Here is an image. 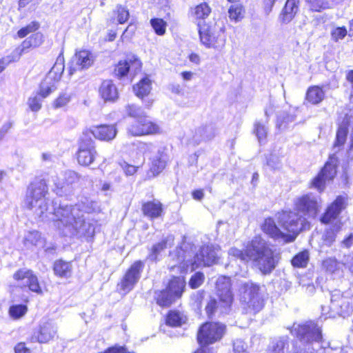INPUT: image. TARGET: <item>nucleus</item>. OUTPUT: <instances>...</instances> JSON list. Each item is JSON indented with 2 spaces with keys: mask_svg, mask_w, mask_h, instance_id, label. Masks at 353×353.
<instances>
[{
  "mask_svg": "<svg viewBox=\"0 0 353 353\" xmlns=\"http://www.w3.org/2000/svg\"><path fill=\"white\" fill-rule=\"evenodd\" d=\"M142 268L143 264L141 261H137L132 265L121 283L118 285L119 290L123 291V293L130 292L139 279Z\"/></svg>",
  "mask_w": 353,
  "mask_h": 353,
  "instance_id": "18",
  "label": "nucleus"
},
{
  "mask_svg": "<svg viewBox=\"0 0 353 353\" xmlns=\"http://www.w3.org/2000/svg\"><path fill=\"white\" fill-rule=\"evenodd\" d=\"M41 101L42 98L36 94L28 99V104L32 111L38 112L41 108Z\"/></svg>",
  "mask_w": 353,
  "mask_h": 353,
  "instance_id": "51",
  "label": "nucleus"
},
{
  "mask_svg": "<svg viewBox=\"0 0 353 353\" xmlns=\"http://www.w3.org/2000/svg\"><path fill=\"white\" fill-rule=\"evenodd\" d=\"M152 27L158 35H163L166 30V22L161 19H152L150 21Z\"/></svg>",
  "mask_w": 353,
  "mask_h": 353,
  "instance_id": "47",
  "label": "nucleus"
},
{
  "mask_svg": "<svg viewBox=\"0 0 353 353\" xmlns=\"http://www.w3.org/2000/svg\"><path fill=\"white\" fill-rule=\"evenodd\" d=\"M19 58H17V54L13 52L12 58H10L8 57L6 58H3L0 59V73L4 70L6 67L12 61H15L19 60Z\"/></svg>",
  "mask_w": 353,
  "mask_h": 353,
  "instance_id": "59",
  "label": "nucleus"
},
{
  "mask_svg": "<svg viewBox=\"0 0 353 353\" xmlns=\"http://www.w3.org/2000/svg\"><path fill=\"white\" fill-rule=\"evenodd\" d=\"M211 13V8L209 5L206 3H201L197 5L192 10V16L194 20L199 23L205 24L203 20L206 19Z\"/></svg>",
  "mask_w": 353,
  "mask_h": 353,
  "instance_id": "28",
  "label": "nucleus"
},
{
  "mask_svg": "<svg viewBox=\"0 0 353 353\" xmlns=\"http://www.w3.org/2000/svg\"><path fill=\"white\" fill-rule=\"evenodd\" d=\"M94 56L90 51L82 50L77 52L68 68L69 74L71 76L78 70L88 68L94 63Z\"/></svg>",
  "mask_w": 353,
  "mask_h": 353,
  "instance_id": "16",
  "label": "nucleus"
},
{
  "mask_svg": "<svg viewBox=\"0 0 353 353\" xmlns=\"http://www.w3.org/2000/svg\"><path fill=\"white\" fill-rule=\"evenodd\" d=\"M173 243L172 236L168 237L167 239L162 241L161 242L154 245L152 247V252L149 255V258L154 261L157 258V254L160 253L163 250L167 248L168 245L170 246Z\"/></svg>",
  "mask_w": 353,
  "mask_h": 353,
  "instance_id": "37",
  "label": "nucleus"
},
{
  "mask_svg": "<svg viewBox=\"0 0 353 353\" xmlns=\"http://www.w3.org/2000/svg\"><path fill=\"white\" fill-rule=\"evenodd\" d=\"M48 193V187L45 181L40 180L32 183L28 188L25 205L33 210L39 216L48 217V201L46 196Z\"/></svg>",
  "mask_w": 353,
  "mask_h": 353,
  "instance_id": "4",
  "label": "nucleus"
},
{
  "mask_svg": "<svg viewBox=\"0 0 353 353\" xmlns=\"http://www.w3.org/2000/svg\"><path fill=\"white\" fill-rule=\"evenodd\" d=\"M199 33L201 43L206 48L221 50L224 47L225 37L221 28L199 23Z\"/></svg>",
  "mask_w": 353,
  "mask_h": 353,
  "instance_id": "7",
  "label": "nucleus"
},
{
  "mask_svg": "<svg viewBox=\"0 0 353 353\" xmlns=\"http://www.w3.org/2000/svg\"><path fill=\"white\" fill-rule=\"evenodd\" d=\"M187 322L186 316L179 311H170L166 317V324L172 327H179Z\"/></svg>",
  "mask_w": 353,
  "mask_h": 353,
  "instance_id": "30",
  "label": "nucleus"
},
{
  "mask_svg": "<svg viewBox=\"0 0 353 353\" xmlns=\"http://www.w3.org/2000/svg\"><path fill=\"white\" fill-rule=\"evenodd\" d=\"M153 148V145L151 143H140L138 146V150L141 154L138 157L139 161H144V154L148 152H150Z\"/></svg>",
  "mask_w": 353,
  "mask_h": 353,
  "instance_id": "55",
  "label": "nucleus"
},
{
  "mask_svg": "<svg viewBox=\"0 0 353 353\" xmlns=\"http://www.w3.org/2000/svg\"><path fill=\"white\" fill-rule=\"evenodd\" d=\"M126 114L130 117L136 119L145 117V113L141 107L137 106L133 104H128L125 107Z\"/></svg>",
  "mask_w": 353,
  "mask_h": 353,
  "instance_id": "44",
  "label": "nucleus"
},
{
  "mask_svg": "<svg viewBox=\"0 0 353 353\" xmlns=\"http://www.w3.org/2000/svg\"><path fill=\"white\" fill-rule=\"evenodd\" d=\"M219 307L221 308H223V305L221 303H220V302L219 303V305H218L215 299H211L208 302V305L205 307V311H206L207 314L209 316H210L211 315H212L214 314V311L216 309H218ZM228 307H224V309H225V310Z\"/></svg>",
  "mask_w": 353,
  "mask_h": 353,
  "instance_id": "57",
  "label": "nucleus"
},
{
  "mask_svg": "<svg viewBox=\"0 0 353 353\" xmlns=\"http://www.w3.org/2000/svg\"><path fill=\"white\" fill-rule=\"evenodd\" d=\"M38 28H39L38 23H35V22H32V23H30L29 25H28L26 27L20 29L18 31L17 34H18L19 37L23 38L28 34L34 32Z\"/></svg>",
  "mask_w": 353,
  "mask_h": 353,
  "instance_id": "54",
  "label": "nucleus"
},
{
  "mask_svg": "<svg viewBox=\"0 0 353 353\" xmlns=\"http://www.w3.org/2000/svg\"><path fill=\"white\" fill-rule=\"evenodd\" d=\"M185 286V281L183 278L175 277L170 281L166 290L178 299L181 297Z\"/></svg>",
  "mask_w": 353,
  "mask_h": 353,
  "instance_id": "31",
  "label": "nucleus"
},
{
  "mask_svg": "<svg viewBox=\"0 0 353 353\" xmlns=\"http://www.w3.org/2000/svg\"><path fill=\"white\" fill-rule=\"evenodd\" d=\"M141 61L136 55L130 54L126 59L119 62L115 68V73L120 77L125 76L128 72L134 75L141 70Z\"/></svg>",
  "mask_w": 353,
  "mask_h": 353,
  "instance_id": "19",
  "label": "nucleus"
},
{
  "mask_svg": "<svg viewBox=\"0 0 353 353\" xmlns=\"http://www.w3.org/2000/svg\"><path fill=\"white\" fill-rule=\"evenodd\" d=\"M204 279L203 273L196 272L191 277L189 285L192 288H197L203 283Z\"/></svg>",
  "mask_w": 353,
  "mask_h": 353,
  "instance_id": "53",
  "label": "nucleus"
},
{
  "mask_svg": "<svg viewBox=\"0 0 353 353\" xmlns=\"http://www.w3.org/2000/svg\"><path fill=\"white\" fill-rule=\"evenodd\" d=\"M343 265L347 267L353 274V254L345 256L343 260Z\"/></svg>",
  "mask_w": 353,
  "mask_h": 353,
  "instance_id": "64",
  "label": "nucleus"
},
{
  "mask_svg": "<svg viewBox=\"0 0 353 353\" xmlns=\"http://www.w3.org/2000/svg\"><path fill=\"white\" fill-rule=\"evenodd\" d=\"M225 325L219 323H206L199 329L197 339L201 345H208L220 340L225 333Z\"/></svg>",
  "mask_w": 353,
  "mask_h": 353,
  "instance_id": "9",
  "label": "nucleus"
},
{
  "mask_svg": "<svg viewBox=\"0 0 353 353\" xmlns=\"http://www.w3.org/2000/svg\"><path fill=\"white\" fill-rule=\"evenodd\" d=\"M267 165L272 169H278L281 165V159L275 154H271L267 158Z\"/></svg>",
  "mask_w": 353,
  "mask_h": 353,
  "instance_id": "56",
  "label": "nucleus"
},
{
  "mask_svg": "<svg viewBox=\"0 0 353 353\" xmlns=\"http://www.w3.org/2000/svg\"><path fill=\"white\" fill-rule=\"evenodd\" d=\"M64 58L63 56H59L52 67L45 79L52 83L56 84L61 80L63 72L64 71Z\"/></svg>",
  "mask_w": 353,
  "mask_h": 353,
  "instance_id": "24",
  "label": "nucleus"
},
{
  "mask_svg": "<svg viewBox=\"0 0 353 353\" xmlns=\"http://www.w3.org/2000/svg\"><path fill=\"white\" fill-rule=\"evenodd\" d=\"M138 132H142L143 135L154 134L161 132V128L159 125L148 119L146 115L143 117V128Z\"/></svg>",
  "mask_w": 353,
  "mask_h": 353,
  "instance_id": "35",
  "label": "nucleus"
},
{
  "mask_svg": "<svg viewBox=\"0 0 353 353\" xmlns=\"http://www.w3.org/2000/svg\"><path fill=\"white\" fill-rule=\"evenodd\" d=\"M309 261V253L307 251L301 252L292 259V264L296 268H305Z\"/></svg>",
  "mask_w": 353,
  "mask_h": 353,
  "instance_id": "41",
  "label": "nucleus"
},
{
  "mask_svg": "<svg viewBox=\"0 0 353 353\" xmlns=\"http://www.w3.org/2000/svg\"><path fill=\"white\" fill-rule=\"evenodd\" d=\"M97 151L94 142L91 139H81L77 154V160L80 165L88 166L94 160Z\"/></svg>",
  "mask_w": 353,
  "mask_h": 353,
  "instance_id": "14",
  "label": "nucleus"
},
{
  "mask_svg": "<svg viewBox=\"0 0 353 353\" xmlns=\"http://www.w3.org/2000/svg\"><path fill=\"white\" fill-rule=\"evenodd\" d=\"M13 278L19 286L28 287L32 292L42 294L38 278L32 270L26 268L19 270L14 274Z\"/></svg>",
  "mask_w": 353,
  "mask_h": 353,
  "instance_id": "12",
  "label": "nucleus"
},
{
  "mask_svg": "<svg viewBox=\"0 0 353 353\" xmlns=\"http://www.w3.org/2000/svg\"><path fill=\"white\" fill-rule=\"evenodd\" d=\"M233 349L235 353H246L245 344L241 339H236L233 343Z\"/></svg>",
  "mask_w": 353,
  "mask_h": 353,
  "instance_id": "60",
  "label": "nucleus"
},
{
  "mask_svg": "<svg viewBox=\"0 0 353 353\" xmlns=\"http://www.w3.org/2000/svg\"><path fill=\"white\" fill-rule=\"evenodd\" d=\"M157 303L162 307L170 306L176 299L169 291L163 290L159 292L157 295Z\"/></svg>",
  "mask_w": 353,
  "mask_h": 353,
  "instance_id": "36",
  "label": "nucleus"
},
{
  "mask_svg": "<svg viewBox=\"0 0 353 353\" xmlns=\"http://www.w3.org/2000/svg\"><path fill=\"white\" fill-rule=\"evenodd\" d=\"M151 88V81L148 77L143 78L133 87L135 94L139 98L147 96L150 92Z\"/></svg>",
  "mask_w": 353,
  "mask_h": 353,
  "instance_id": "33",
  "label": "nucleus"
},
{
  "mask_svg": "<svg viewBox=\"0 0 353 353\" xmlns=\"http://www.w3.org/2000/svg\"><path fill=\"white\" fill-rule=\"evenodd\" d=\"M56 88L55 84L52 83L50 81H47V80L44 79L41 82L39 90L37 94L42 99H44L54 91Z\"/></svg>",
  "mask_w": 353,
  "mask_h": 353,
  "instance_id": "40",
  "label": "nucleus"
},
{
  "mask_svg": "<svg viewBox=\"0 0 353 353\" xmlns=\"http://www.w3.org/2000/svg\"><path fill=\"white\" fill-rule=\"evenodd\" d=\"M291 332L296 335L303 343L317 344V347H323L321 344L322 340L321 331L313 322H307L305 324H294Z\"/></svg>",
  "mask_w": 353,
  "mask_h": 353,
  "instance_id": "8",
  "label": "nucleus"
},
{
  "mask_svg": "<svg viewBox=\"0 0 353 353\" xmlns=\"http://www.w3.org/2000/svg\"><path fill=\"white\" fill-rule=\"evenodd\" d=\"M28 307L25 305H14L10 307L9 314L13 319L23 317L27 312Z\"/></svg>",
  "mask_w": 353,
  "mask_h": 353,
  "instance_id": "43",
  "label": "nucleus"
},
{
  "mask_svg": "<svg viewBox=\"0 0 353 353\" xmlns=\"http://www.w3.org/2000/svg\"><path fill=\"white\" fill-rule=\"evenodd\" d=\"M120 166L127 176L134 174L137 172L138 168L137 166L130 165L126 162L121 163Z\"/></svg>",
  "mask_w": 353,
  "mask_h": 353,
  "instance_id": "58",
  "label": "nucleus"
},
{
  "mask_svg": "<svg viewBox=\"0 0 353 353\" xmlns=\"http://www.w3.org/2000/svg\"><path fill=\"white\" fill-rule=\"evenodd\" d=\"M54 272L60 277H69L72 272V265L62 260L57 261L54 264Z\"/></svg>",
  "mask_w": 353,
  "mask_h": 353,
  "instance_id": "34",
  "label": "nucleus"
},
{
  "mask_svg": "<svg viewBox=\"0 0 353 353\" xmlns=\"http://www.w3.org/2000/svg\"><path fill=\"white\" fill-rule=\"evenodd\" d=\"M143 128V117L137 119V121L130 124L128 128V132L132 136H143L142 132H138L137 130Z\"/></svg>",
  "mask_w": 353,
  "mask_h": 353,
  "instance_id": "52",
  "label": "nucleus"
},
{
  "mask_svg": "<svg viewBox=\"0 0 353 353\" xmlns=\"http://www.w3.org/2000/svg\"><path fill=\"white\" fill-rule=\"evenodd\" d=\"M285 343L283 341H277L272 346L271 353H284Z\"/></svg>",
  "mask_w": 353,
  "mask_h": 353,
  "instance_id": "62",
  "label": "nucleus"
},
{
  "mask_svg": "<svg viewBox=\"0 0 353 353\" xmlns=\"http://www.w3.org/2000/svg\"><path fill=\"white\" fill-rule=\"evenodd\" d=\"M279 225L284 231V235L290 236L292 242L298 234L303 230L310 228L307 218L299 215V212L294 211H283L276 214Z\"/></svg>",
  "mask_w": 353,
  "mask_h": 353,
  "instance_id": "5",
  "label": "nucleus"
},
{
  "mask_svg": "<svg viewBox=\"0 0 353 353\" xmlns=\"http://www.w3.org/2000/svg\"><path fill=\"white\" fill-rule=\"evenodd\" d=\"M228 254L243 262L252 261L263 274L270 272L279 260V254L274 251L261 236H255L249 241L244 252L232 248Z\"/></svg>",
  "mask_w": 353,
  "mask_h": 353,
  "instance_id": "1",
  "label": "nucleus"
},
{
  "mask_svg": "<svg viewBox=\"0 0 353 353\" xmlns=\"http://www.w3.org/2000/svg\"><path fill=\"white\" fill-rule=\"evenodd\" d=\"M244 10L241 5H232L228 10L229 18L232 21H239L243 18Z\"/></svg>",
  "mask_w": 353,
  "mask_h": 353,
  "instance_id": "39",
  "label": "nucleus"
},
{
  "mask_svg": "<svg viewBox=\"0 0 353 353\" xmlns=\"http://www.w3.org/2000/svg\"><path fill=\"white\" fill-rule=\"evenodd\" d=\"M254 133L260 143L264 141L268 134V129L266 126L260 122L254 124Z\"/></svg>",
  "mask_w": 353,
  "mask_h": 353,
  "instance_id": "50",
  "label": "nucleus"
},
{
  "mask_svg": "<svg viewBox=\"0 0 353 353\" xmlns=\"http://www.w3.org/2000/svg\"><path fill=\"white\" fill-rule=\"evenodd\" d=\"M165 162L161 157H157L156 159H154L152 161V165L148 174V176L154 177L158 175L165 168Z\"/></svg>",
  "mask_w": 353,
  "mask_h": 353,
  "instance_id": "38",
  "label": "nucleus"
},
{
  "mask_svg": "<svg viewBox=\"0 0 353 353\" xmlns=\"http://www.w3.org/2000/svg\"><path fill=\"white\" fill-rule=\"evenodd\" d=\"M312 10L320 12L330 8L329 3L325 0H306Z\"/></svg>",
  "mask_w": 353,
  "mask_h": 353,
  "instance_id": "48",
  "label": "nucleus"
},
{
  "mask_svg": "<svg viewBox=\"0 0 353 353\" xmlns=\"http://www.w3.org/2000/svg\"><path fill=\"white\" fill-rule=\"evenodd\" d=\"M219 252L218 246H203L194 256V261H190L186 254L183 255V251L181 249L177 248L170 252V257L179 263L178 268L183 272L188 270L193 271L201 265H212L216 262L219 258Z\"/></svg>",
  "mask_w": 353,
  "mask_h": 353,
  "instance_id": "2",
  "label": "nucleus"
},
{
  "mask_svg": "<svg viewBox=\"0 0 353 353\" xmlns=\"http://www.w3.org/2000/svg\"><path fill=\"white\" fill-rule=\"evenodd\" d=\"M52 219L57 222L60 230L65 228L70 234L83 233L85 225L82 211L77 205L59 207L53 214Z\"/></svg>",
  "mask_w": 353,
  "mask_h": 353,
  "instance_id": "3",
  "label": "nucleus"
},
{
  "mask_svg": "<svg viewBox=\"0 0 353 353\" xmlns=\"http://www.w3.org/2000/svg\"><path fill=\"white\" fill-rule=\"evenodd\" d=\"M24 244L27 247L32 245L42 248L45 247V240L37 231L29 232L24 238Z\"/></svg>",
  "mask_w": 353,
  "mask_h": 353,
  "instance_id": "32",
  "label": "nucleus"
},
{
  "mask_svg": "<svg viewBox=\"0 0 353 353\" xmlns=\"http://www.w3.org/2000/svg\"><path fill=\"white\" fill-rule=\"evenodd\" d=\"M341 303L344 305L341 306V310L337 312L342 316H345L349 314L352 312V307L349 305L347 302H345L343 299L341 300Z\"/></svg>",
  "mask_w": 353,
  "mask_h": 353,
  "instance_id": "61",
  "label": "nucleus"
},
{
  "mask_svg": "<svg viewBox=\"0 0 353 353\" xmlns=\"http://www.w3.org/2000/svg\"><path fill=\"white\" fill-rule=\"evenodd\" d=\"M277 223L276 219L268 217L264 220L261 228L262 231L270 238L283 243H290L292 238L290 236L284 235V231L278 226Z\"/></svg>",
  "mask_w": 353,
  "mask_h": 353,
  "instance_id": "17",
  "label": "nucleus"
},
{
  "mask_svg": "<svg viewBox=\"0 0 353 353\" xmlns=\"http://www.w3.org/2000/svg\"><path fill=\"white\" fill-rule=\"evenodd\" d=\"M323 267L326 271L330 273H334L339 270L340 263L335 259L329 258L323 261Z\"/></svg>",
  "mask_w": 353,
  "mask_h": 353,
  "instance_id": "49",
  "label": "nucleus"
},
{
  "mask_svg": "<svg viewBox=\"0 0 353 353\" xmlns=\"http://www.w3.org/2000/svg\"><path fill=\"white\" fill-rule=\"evenodd\" d=\"M325 98V92L322 88L314 85L310 87L306 92V100L313 104L320 103Z\"/></svg>",
  "mask_w": 353,
  "mask_h": 353,
  "instance_id": "27",
  "label": "nucleus"
},
{
  "mask_svg": "<svg viewBox=\"0 0 353 353\" xmlns=\"http://www.w3.org/2000/svg\"><path fill=\"white\" fill-rule=\"evenodd\" d=\"M347 205V196H338L336 199L327 208L325 212L321 219L323 223H330L336 219L341 211Z\"/></svg>",
  "mask_w": 353,
  "mask_h": 353,
  "instance_id": "20",
  "label": "nucleus"
},
{
  "mask_svg": "<svg viewBox=\"0 0 353 353\" xmlns=\"http://www.w3.org/2000/svg\"><path fill=\"white\" fill-rule=\"evenodd\" d=\"M336 162L337 159L334 155L330 157L329 161L325 163L321 172L312 181V185L315 188L319 191L323 190L326 182L334 179L336 174Z\"/></svg>",
  "mask_w": 353,
  "mask_h": 353,
  "instance_id": "13",
  "label": "nucleus"
},
{
  "mask_svg": "<svg viewBox=\"0 0 353 353\" xmlns=\"http://www.w3.org/2000/svg\"><path fill=\"white\" fill-rule=\"evenodd\" d=\"M216 294L223 307H229L233 302L231 281L229 277L220 276L216 282Z\"/></svg>",
  "mask_w": 353,
  "mask_h": 353,
  "instance_id": "15",
  "label": "nucleus"
},
{
  "mask_svg": "<svg viewBox=\"0 0 353 353\" xmlns=\"http://www.w3.org/2000/svg\"><path fill=\"white\" fill-rule=\"evenodd\" d=\"M299 284L303 288H305V291L309 294H313L315 291V287H314V284L310 282L304 283V280L302 279L300 281Z\"/></svg>",
  "mask_w": 353,
  "mask_h": 353,
  "instance_id": "63",
  "label": "nucleus"
},
{
  "mask_svg": "<svg viewBox=\"0 0 353 353\" xmlns=\"http://www.w3.org/2000/svg\"><path fill=\"white\" fill-rule=\"evenodd\" d=\"M114 14L117 21L121 24L125 23L130 17V13L127 8L121 5L117 6Z\"/></svg>",
  "mask_w": 353,
  "mask_h": 353,
  "instance_id": "45",
  "label": "nucleus"
},
{
  "mask_svg": "<svg viewBox=\"0 0 353 353\" xmlns=\"http://www.w3.org/2000/svg\"><path fill=\"white\" fill-rule=\"evenodd\" d=\"M57 334V327L50 320H42L34 330L30 340L32 342L47 343L53 340Z\"/></svg>",
  "mask_w": 353,
  "mask_h": 353,
  "instance_id": "11",
  "label": "nucleus"
},
{
  "mask_svg": "<svg viewBox=\"0 0 353 353\" xmlns=\"http://www.w3.org/2000/svg\"><path fill=\"white\" fill-rule=\"evenodd\" d=\"M43 36L40 33H36L23 41L22 43V48L17 49L14 53L17 54V58H19L21 54L23 52L25 48L30 47H37L42 43Z\"/></svg>",
  "mask_w": 353,
  "mask_h": 353,
  "instance_id": "29",
  "label": "nucleus"
},
{
  "mask_svg": "<svg viewBox=\"0 0 353 353\" xmlns=\"http://www.w3.org/2000/svg\"><path fill=\"white\" fill-rule=\"evenodd\" d=\"M347 34V30L345 26H336L332 25L330 30L331 39L335 42L343 39Z\"/></svg>",
  "mask_w": 353,
  "mask_h": 353,
  "instance_id": "42",
  "label": "nucleus"
},
{
  "mask_svg": "<svg viewBox=\"0 0 353 353\" xmlns=\"http://www.w3.org/2000/svg\"><path fill=\"white\" fill-rule=\"evenodd\" d=\"M71 96L70 94L63 92L61 93L59 97L55 99L52 103V107L55 109L65 107L70 101Z\"/></svg>",
  "mask_w": 353,
  "mask_h": 353,
  "instance_id": "46",
  "label": "nucleus"
},
{
  "mask_svg": "<svg viewBox=\"0 0 353 353\" xmlns=\"http://www.w3.org/2000/svg\"><path fill=\"white\" fill-rule=\"evenodd\" d=\"M90 132L96 139L110 141L116 137L117 129L116 125H101L92 127Z\"/></svg>",
  "mask_w": 353,
  "mask_h": 353,
  "instance_id": "21",
  "label": "nucleus"
},
{
  "mask_svg": "<svg viewBox=\"0 0 353 353\" xmlns=\"http://www.w3.org/2000/svg\"><path fill=\"white\" fill-rule=\"evenodd\" d=\"M350 119L351 117H348L346 114L343 121L339 124L336 132V141L334 143V149L336 151L339 150L341 147L346 142L348 133L347 126L350 122Z\"/></svg>",
  "mask_w": 353,
  "mask_h": 353,
  "instance_id": "25",
  "label": "nucleus"
},
{
  "mask_svg": "<svg viewBox=\"0 0 353 353\" xmlns=\"http://www.w3.org/2000/svg\"><path fill=\"white\" fill-rule=\"evenodd\" d=\"M99 94L105 102H114L119 98L118 90L110 80H105L101 83Z\"/></svg>",
  "mask_w": 353,
  "mask_h": 353,
  "instance_id": "23",
  "label": "nucleus"
},
{
  "mask_svg": "<svg viewBox=\"0 0 353 353\" xmlns=\"http://www.w3.org/2000/svg\"><path fill=\"white\" fill-rule=\"evenodd\" d=\"M321 200L313 194H305L297 199L295 209L302 216L307 218H314L321 208Z\"/></svg>",
  "mask_w": 353,
  "mask_h": 353,
  "instance_id": "10",
  "label": "nucleus"
},
{
  "mask_svg": "<svg viewBox=\"0 0 353 353\" xmlns=\"http://www.w3.org/2000/svg\"><path fill=\"white\" fill-rule=\"evenodd\" d=\"M241 303L245 313L255 314L264 306L260 288L252 282L245 283L241 290Z\"/></svg>",
  "mask_w": 353,
  "mask_h": 353,
  "instance_id": "6",
  "label": "nucleus"
},
{
  "mask_svg": "<svg viewBox=\"0 0 353 353\" xmlns=\"http://www.w3.org/2000/svg\"><path fill=\"white\" fill-rule=\"evenodd\" d=\"M143 214L150 219L158 218L163 213L162 204L159 201H153L145 203L142 206Z\"/></svg>",
  "mask_w": 353,
  "mask_h": 353,
  "instance_id": "26",
  "label": "nucleus"
},
{
  "mask_svg": "<svg viewBox=\"0 0 353 353\" xmlns=\"http://www.w3.org/2000/svg\"><path fill=\"white\" fill-rule=\"evenodd\" d=\"M299 0H287L282 9L279 19L281 23H290L299 11Z\"/></svg>",
  "mask_w": 353,
  "mask_h": 353,
  "instance_id": "22",
  "label": "nucleus"
}]
</instances>
